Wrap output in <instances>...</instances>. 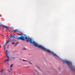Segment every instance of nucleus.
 I'll list each match as a JSON object with an SVG mask.
<instances>
[{
    "mask_svg": "<svg viewBox=\"0 0 75 75\" xmlns=\"http://www.w3.org/2000/svg\"><path fill=\"white\" fill-rule=\"evenodd\" d=\"M3 70H1V73H2V72H3Z\"/></svg>",
    "mask_w": 75,
    "mask_h": 75,
    "instance_id": "obj_16",
    "label": "nucleus"
},
{
    "mask_svg": "<svg viewBox=\"0 0 75 75\" xmlns=\"http://www.w3.org/2000/svg\"><path fill=\"white\" fill-rule=\"evenodd\" d=\"M2 25V24L1 23H0V26L1 25Z\"/></svg>",
    "mask_w": 75,
    "mask_h": 75,
    "instance_id": "obj_21",
    "label": "nucleus"
},
{
    "mask_svg": "<svg viewBox=\"0 0 75 75\" xmlns=\"http://www.w3.org/2000/svg\"><path fill=\"white\" fill-rule=\"evenodd\" d=\"M52 54L53 57H57V54H54V52H53V54Z\"/></svg>",
    "mask_w": 75,
    "mask_h": 75,
    "instance_id": "obj_10",
    "label": "nucleus"
},
{
    "mask_svg": "<svg viewBox=\"0 0 75 75\" xmlns=\"http://www.w3.org/2000/svg\"><path fill=\"white\" fill-rule=\"evenodd\" d=\"M17 31V29H15V30H13V31H14V33H16V31Z\"/></svg>",
    "mask_w": 75,
    "mask_h": 75,
    "instance_id": "obj_12",
    "label": "nucleus"
},
{
    "mask_svg": "<svg viewBox=\"0 0 75 75\" xmlns=\"http://www.w3.org/2000/svg\"><path fill=\"white\" fill-rule=\"evenodd\" d=\"M10 41H11V39H10L9 40H8V41H7L6 43L5 44H6V45H7V44H8V42H10Z\"/></svg>",
    "mask_w": 75,
    "mask_h": 75,
    "instance_id": "obj_7",
    "label": "nucleus"
},
{
    "mask_svg": "<svg viewBox=\"0 0 75 75\" xmlns=\"http://www.w3.org/2000/svg\"><path fill=\"white\" fill-rule=\"evenodd\" d=\"M38 48H40L42 50H43L44 51H46L47 52H49V53H51L52 54H54V52H52L51 51H50V50L47 49H46L45 47L41 46V45L38 46Z\"/></svg>",
    "mask_w": 75,
    "mask_h": 75,
    "instance_id": "obj_3",
    "label": "nucleus"
},
{
    "mask_svg": "<svg viewBox=\"0 0 75 75\" xmlns=\"http://www.w3.org/2000/svg\"><path fill=\"white\" fill-rule=\"evenodd\" d=\"M0 48H1V45H0Z\"/></svg>",
    "mask_w": 75,
    "mask_h": 75,
    "instance_id": "obj_25",
    "label": "nucleus"
},
{
    "mask_svg": "<svg viewBox=\"0 0 75 75\" xmlns=\"http://www.w3.org/2000/svg\"><path fill=\"white\" fill-rule=\"evenodd\" d=\"M25 39L27 42H29L31 44H32L33 45H34L35 47H38L37 43L35 42V41H33V40L31 38H29L27 36H25Z\"/></svg>",
    "mask_w": 75,
    "mask_h": 75,
    "instance_id": "obj_1",
    "label": "nucleus"
},
{
    "mask_svg": "<svg viewBox=\"0 0 75 75\" xmlns=\"http://www.w3.org/2000/svg\"><path fill=\"white\" fill-rule=\"evenodd\" d=\"M17 43H16L15 44V46H16L17 45Z\"/></svg>",
    "mask_w": 75,
    "mask_h": 75,
    "instance_id": "obj_19",
    "label": "nucleus"
},
{
    "mask_svg": "<svg viewBox=\"0 0 75 75\" xmlns=\"http://www.w3.org/2000/svg\"><path fill=\"white\" fill-rule=\"evenodd\" d=\"M63 63H66L67 64V65L69 67V68L70 69H72V68H74V67L72 65V63L71 62H69L67 60H63Z\"/></svg>",
    "mask_w": 75,
    "mask_h": 75,
    "instance_id": "obj_2",
    "label": "nucleus"
},
{
    "mask_svg": "<svg viewBox=\"0 0 75 75\" xmlns=\"http://www.w3.org/2000/svg\"><path fill=\"white\" fill-rule=\"evenodd\" d=\"M3 28H7V29H8V28H9V27L6 26H3Z\"/></svg>",
    "mask_w": 75,
    "mask_h": 75,
    "instance_id": "obj_9",
    "label": "nucleus"
},
{
    "mask_svg": "<svg viewBox=\"0 0 75 75\" xmlns=\"http://www.w3.org/2000/svg\"><path fill=\"white\" fill-rule=\"evenodd\" d=\"M6 44H5L4 45V47H5V46H6Z\"/></svg>",
    "mask_w": 75,
    "mask_h": 75,
    "instance_id": "obj_17",
    "label": "nucleus"
},
{
    "mask_svg": "<svg viewBox=\"0 0 75 75\" xmlns=\"http://www.w3.org/2000/svg\"><path fill=\"white\" fill-rule=\"evenodd\" d=\"M12 58H13V59H15V58L14 57H13Z\"/></svg>",
    "mask_w": 75,
    "mask_h": 75,
    "instance_id": "obj_24",
    "label": "nucleus"
},
{
    "mask_svg": "<svg viewBox=\"0 0 75 75\" xmlns=\"http://www.w3.org/2000/svg\"><path fill=\"white\" fill-rule=\"evenodd\" d=\"M10 35L11 36V37L9 38V39H10L11 38H16V37H15V34H14L13 35L10 34Z\"/></svg>",
    "mask_w": 75,
    "mask_h": 75,
    "instance_id": "obj_6",
    "label": "nucleus"
},
{
    "mask_svg": "<svg viewBox=\"0 0 75 75\" xmlns=\"http://www.w3.org/2000/svg\"><path fill=\"white\" fill-rule=\"evenodd\" d=\"M3 44H4V42L3 43Z\"/></svg>",
    "mask_w": 75,
    "mask_h": 75,
    "instance_id": "obj_26",
    "label": "nucleus"
},
{
    "mask_svg": "<svg viewBox=\"0 0 75 75\" xmlns=\"http://www.w3.org/2000/svg\"><path fill=\"white\" fill-rule=\"evenodd\" d=\"M34 72L35 74H38V71H37V70H34Z\"/></svg>",
    "mask_w": 75,
    "mask_h": 75,
    "instance_id": "obj_8",
    "label": "nucleus"
},
{
    "mask_svg": "<svg viewBox=\"0 0 75 75\" xmlns=\"http://www.w3.org/2000/svg\"><path fill=\"white\" fill-rule=\"evenodd\" d=\"M7 53L8 54V56L10 54V52L8 51H7Z\"/></svg>",
    "mask_w": 75,
    "mask_h": 75,
    "instance_id": "obj_11",
    "label": "nucleus"
},
{
    "mask_svg": "<svg viewBox=\"0 0 75 75\" xmlns=\"http://www.w3.org/2000/svg\"><path fill=\"white\" fill-rule=\"evenodd\" d=\"M22 60H23V61H26L28 62V61L27 60H24V59H23Z\"/></svg>",
    "mask_w": 75,
    "mask_h": 75,
    "instance_id": "obj_13",
    "label": "nucleus"
},
{
    "mask_svg": "<svg viewBox=\"0 0 75 75\" xmlns=\"http://www.w3.org/2000/svg\"><path fill=\"white\" fill-rule=\"evenodd\" d=\"M13 64H11L10 67H13Z\"/></svg>",
    "mask_w": 75,
    "mask_h": 75,
    "instance_id": "obj_14",
    "label": "nucleus"
},
{
    "mask_svg": "<svg viewBox=\"0 0 75 75\" xmlns=\"http://www.w3.org/2000/svg\"><path fill=\"white\" fill-rule=\"evenodd\" d=\"M12 44H14V42H13Z\"/></svg>",
    "mask_w": 75,
    "mask_h": 75,
    "instance_id": "obj_22",
    "label": "nucleus"
},
{
    "mask_svg": "<svg viewBox=\"0 0 75 75\" xmlns=\"http://www.w3.org/2000/svg\"><path fill=\"white\" fill-rule=\"evenodd\" d=\"M4 50H6V47H4Z\"/></svg>",
    "mask_w": 75,
    "mask_h": 75,
    "instance_id": "obj_23",
    "label": "nucleus"
},
{
    "mask_svg": "<svg viewBox=\"0 0 75 75\" xmlns=\"http://www.w3.org/2000/svg\"><path fill=\"white\" fill-rule=\"evenodd\" d=\"M28 63H30V64H32L31 63V62H30L28 61Z\"/></svg>",
    "mask_w": 75,
    "mask_h": 75,
    "instance_id": "obj_20",
    "label": "nucleus"
},
{
    "mask_svg": "<svg viewBox=\"0 0 75 75\" xmlns=\"http://www.w3.org/2000/svg\"><path fill=\"white\" fill-rule=\"evenodd\" d=\"M16 31H17V33H19V31H18V30L17 29V30H16Z\"/></svg>",
    "mask_w": 75,
    "mask_h": 75,
    "instance_id": "obj_15",
    "label": "nucleus"
},
{
    "mask_svg": "<svg viewBox=\"0 0 75 75\" xmlns=\"http://www.w3.org/2000/svg\"><path fill=\"white\" fill-rule=\"evenodd\" d=\"M6 57H7L8 59L4 61V62H6V63L8 61H10V57H9V56L8 55V54H7V51H6Z\"/></svg>",
    "mask_w": 75,
    "mask_h": 75,
    "instance_id": "obj_4",
    "label": "nucleus"
},
{
    "mask_svg": "<svg viewBox=\"0 0 75 75\" xmlns=\"http://www.w3.org/2000/svg\"><path fill=\"white\" fill-rule=\"evenodd\" d=\"M23 50H26V48H23Z\"/></svg>",
    "mask_w": 75,
    "mask_h": 75,
    "instance_id": "obj_18",
    "label": "nucleus"
},
{
    "mask_svg": "<svg viewBox=\"0 0 75 75\" xmlns=\"http://www.w3.org/2000/svg\"><path fill=\"white\" fill-rule=\"evenodd\" d=\"M16 39H17V40H20L22 41H24V40H25L24 37L23 36V35L21 36L20 37H18Z\"/></svg>",
    "mask_w": 75,
    "mask_h": 75,
    "instance_id": "obj_5",
    "label": "nucleus"
}]
</instances>
